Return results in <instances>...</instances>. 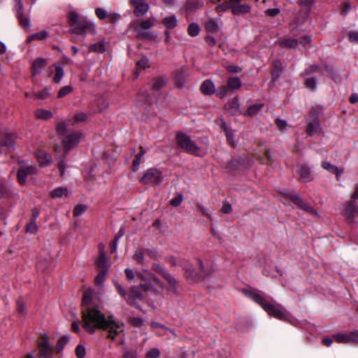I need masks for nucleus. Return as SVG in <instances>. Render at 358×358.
<instances>
[{"mask_svg": "<svg viewBox=\"0 0 358 358\" xmlns=\"http://www.w3.org/2000/svg\"><path fill=\"white\" fill-rule=\"evenodd\" d=\"M82 326L89 334L97 329L108 330V337L114 340L122 331V324L117 322L113 315L106 317L96 307H87L82 310Z\"/></svg>", "mask_w": 358, "mask_h": 358, "instance_id": "1", "label": "nucleus"}, {"mask_svg": "<svg viewBox=\"0 0 358 358\" xmlns=\"http://www.w3.org/2000/svg\"><path fill=\"white\" fill-rule=\"evenodd\" d=\"M68 23L70 26L69 32L85 36L87 32L94 34L96 29L94 24L87 20L74 10L70 11L67 15Z\"/></svg>", "mask_w": 358, "mask_h": 358, "instance_id": "2", "label": "nucleus"}, {"mask_svg": "<svg viewBox=\"0 0 358 358\" xmlns=\"http://www.w3.org/2000/svg\"><path fill=\"white\" fill-rule=\"evenodd\" d=\"M243 293L248 297L258 303L269 315L280 320H285L287 319V313L285 309H283L280 306H276L271 304L259 293L251 290H244Z\"/></svg>", "mask_w": 358, "mask_h": 358, "instance_id": "3", "label": "nucleus"}, {"mask_svg": "<svg viewBox=\"0 0 358 358\" xmlns=\"http://www.w3.org/2000/svg\"><path fill=\"white\" fill-rule=\"evenodd\" d=\"M67 124L64 122H60L57 124V131L62 139L66 152L78 145L82 138V134L77 132L69 133L66 130Z\"/></svg>", "mask_w": 358, "mask_h": 358, "instance_id": "4", "label": "nucleus"}, {"mask_svg": "<svg viewBox=\"0 0 358 358\" xmlns=\"http://www.w3.org/2000/svg\"><path fill=\"white\" fill-rule=\"evenodd\" d=\"M156 20L155 18H147L141 20L134 25V31L137 33L139 38L151 39L155 36L149 31L155 24Z\"/></svg>", "mask_w": 358, "mask_h": 358, "instance_id": "5", "label": "nucleus"}, {"mask_svg": "<svg viewBox=\"0 0 358 358\" xmlns=\"http://www.w3.org/2000/svg\"><path fill=\"white\" fill-rule=\"evenodd\" d=\"M176 139L178 145L187 152L193 155H197L200 150L190 137L185 134L178 132L176 134Z\"/></svg>", "mask_w": 358, "mask_h": 358, "instance_id": "6", "label": "nucleus"}, {"mask_svg": "<svg viewBox=\"0 0 358 358\" xmlns=\"http://www.w3.org/2000/svg\"><path fill=\"white\" fill-rule=\"evenodd\" d=\"M163 180L162 172L155 168L148 169L140 178L139 181L142 184L159 185Z\"/></svg>", "mask_w": 358, "mask_h": 358, "instance_id": "7", "label": "nucleus"}, {"mask_svg": "<svg viewBox=\"0 0 358 358\" xmlns=\"http://www.w3.org/2000/svg\"><path fill=\"white\" fill-rule=\"evenodd\" d=\"M152 269L160 274L169 283V290L173 293L177 292L178 280L174 278L165 268L160 264L154 263L152 264Z\"/></svg>", "mask_w": 358, "mask_h": 358, "instance_id": "8", "label": "nucleus"}, {"mask_svg": "<svg viewBox=\"0 0 358 358\" xmlns=\"http://www.w3.org/2000/svg\"><path fill=\"white\" fill-rule=\"evenodd\" d=\"M311 38L310 36H303L300 41L291 37H285L278 40L276 42L282 48H287L289 49H295L299 44L305 46L310 43Z\"/></svg>", "mask_w": 358, "mask_h": 358, "instance_id": "9", "label": "nucleus"}, {"mask_svg": "<svg viewBox=\"0 0 358 358\" xmlns=\"http://www.w3.org/2000/svg\"><path fill=\"white\" fill-rule=\"evenodd\" d=\"M41 358H50L52 357L53 348L49 343L47 335L43 334L37 341Z\"/></svg>", "mask_w": 358, "mask_h": 358, "instance_id": "10", "label": "nucleus"}, {"mask_svg": "<svg viewBox=\"0 0 358 358\" xmlns=\"http://www.w3.org/2000/svg\"><path fill=\"white\" fill-rule=\"evenodd\" d=\"M287 196L299 208L310 213L317 215L316 210L306 201H303L301 197L296 194H289Z\"/></svg>", "mask_w": 358, "mask_h": 358, "instance_id": "11", "label": "nucleus"}, {"mask_svg": "<svg viewBox=\"0 0 358 358\" xmlns=\"http://www.w3.org/2000/svg\"><path fill=\"white\" fill-rule=\"evenodd\" d=\"M129 3L134 7L136 17L144 16L149 10L150 6L145 0H130Z\"/></svg>", "mask_w": 358, "mask_h": 358, "instance_id": "12", "label": "nucleus"}, {"mask_svg": "<svg viewBox=\"0 0 358 358\" xmlns=\"http://www.w3.org/2000/svg\"><path fill=\"white\" fill-rule=\"evenodd\" d=\"M230 9L234 15H240L250 13V6L242 4L241 0H230Z\"/></svg>", "mask_w": 358, "mask_h": 358, "instance_id": "13", "label": "nucleus"}, {"mask_svg": "<svg viewBox=\"0 0 358 358\" xmlns=\"http://www.w3.org/2000/svg\"><path fill=\"white\" fill-rule=\"evenodd\" d=\"M37 173L36 168L33 166L21 167L17 172V179L20 184H24L28 177L33 178Z\"/></svg>", "mask_w": 358, "mask_h": 358, "instance_id": "14", "label": "nucleus"}, {"mask_svg": "<svg viewBox=\"0 0 358 358\" xmlns=\"http://www.w3.org/2000/svg\"><path fill=\"white\" fill-rule=\"evenodd\" d=\"M140 287L137 286H131L129 290V294L127 296V303L136 306V303L135 302L136 300H143L144 296L141 292Z\"/></svg>", "mask_w": 358, "mask_h": 358, "instance_id": "15", "label": "nucleus"}, {"mask_svg": "<svg viewBox=\"0 0 358 358\" xmlns=\"http://www.w3.org/2000/svg\"><path fill=\"white\" fill-rule=\"evenodd\" d=\"M139 277L141 278L142 280V282L140 283L139 287L143 292H152L155 294H159L158 290L152 287L151 280H150L148 276H144L140 274Z\"/></svg>", "mask_w": 358, "mask_h": 358, "instance_id": "16", "label": "nucleus"}, {"mask_svg": "<svg viewBox=\"0 0 358 358\" xmlns=\"http://www.w3.org/2000/svg\"><path fill=\"white\" fill-rule=\"evenodd\" d=\"M47 64V59L42 57L36 59L31 66L32 75L36 76L40 73Z\"/></svg>", "mask_w": 358, "mask_h": 358, "instance_id": "17", "label": "nucleus"}, {"mask_svg": "<svg viewBox=\"0 0 358 358\" xmlns=\"http://www.w3.org/2000/svg\"><path fill=\"white\" fill-rule=\"evenodd\" d=\"M299 174L300 176L299 180L301 182H307L313 180L310 169L306 164L301 166Z\"/></svg>", "mask_w": 358, "mask_h": 358, "instance_id": "18", "label": "nucleus"}, {"mask_svg": "<svg viewBox=\"0 0 358 358\" xmlns=\"http://www.w3.org/2000/svg\"><path fill=\"white\" fill-rule=\"evenodd\" d=\"M200 90L203 94L211 95L215 92V87L211 80H206L202 83Z\"/></svg>", "mask_w": 358, "mask_h": 358, "instance_id": "19", "label": "nucleus"}, {"mask_svg": "<svg viewBox=\"0 0 358 358\" xmlns=\"http://www.w3.org/2000/svg\"><path fill=\"white\" fill-rule=\"evenodd\" d=\"M96 266L99 270H106V271H108L109 264L106 252H102L101 255H99L96 261Z\"/></svg>", "mask_w": 358, "mask_h": 358, "instance_id": "20", "label": "nucleus"}, {"mask_svg": "<svg viewBox=\"0 0 358 358\" xmlns=\"http://www.w3.org/2000/svg\"><path fill=\"white\" fill-rule=\"evenodd\" d=\"M187 76L188 75L186 71L183 69L176 71L175 75V80L176 85L179 87H183L186 82Z\"/></svg>", "mask_w": 358, "mask_h": 358, "instance_id": "21", "label": "nucleus"}, {"mask_svg": "<svg viewBox=\"0 0 358 358\" xmlns=\"http://www.w3.org/2000/svg\"><path fill=\"white\" fill-rule=\"evenodd\" d=\"M166 84V78L165 77L159 76L154 78L152 80L151 90L154 91H159Z\"/></svg>", "mask_w": 358, "mask_h": 358, "instance_id": "22", "label": "nucleus"}, {"mask_svg": "<svg viewBox=\"0 0 358 358\" xmlns=\"http://www.w3.org/2000/svg\"><path fill=\"white\" fill-rule=\"evenodd\" d=\"M322 167L324 169L336 174L337 178L341 176L344 172V169L343 168H338L328 162H323L322 163Z\"/></svg>", "mask_w": 358, "mask_h": 358, "instance_id": "23", "label": "nucleus"}, {"mask_svg": "<svg viewBox=\"0 0 358 358\" xmlns=\"http://www.w3.org/2000/svg\"><path fill=\"white\" fill-rule=\"evenodd\" d=\"M107 42L105 40H101L100 41L93 43L89 47V52H94L98 53H104L106 50V46Z\"/></svg>", "mask_w": 358, "mask_h": 358, "instance_id": "24", "label": "nucleus"}, {"mask_svg": "<svg viewBox=\"0 0 358 358\" xmlns=\"http://www.w3.org/2000/svg\"><path fill=\"white\" fill-rule=\"evenodd\" d=\"M94 296L95 293L92 289H89L84 292L82 301L83 308L90 307V305L92 303Z\"/></svg>", "mask_w": 358, "mask_h": 358, "instance_id": "25", "label": "nucleus"}, {"mask_svg": "<svg viewBox=\"0 0 358 358\" xmlns=\"http://www.w3.org/2000/svg\"><path fill=\"white\" fill-rule=\"evenodd\" d=\"M50 196L52 198H66L69 196V190L66 187H59L52 190Z\"/></svg>", "mask_w": 358, "mask_h": 358, "instance_id": "26", "label": "nucleus"}, {"mask_svg": "<svg viewBox=\"0 0 358 358\" xmlns=\"http://www.w3.org/2000/svg\"><path fill=\"white\" fill-rule=\"evenodd\" d=\"M49 36V33L47 31H42L38 33H36L30 35L27 41L28 43H31L33 41H42L47 38Z\"/></svg>", "mask_w": 358, "mask_h": 358, "instance_id": "27", "label": "nucleus"}, {"mask_svg": "<svg viewBox=\"0 0 358 358\" xmlns=\"http://www.w3.org/2000/svg\"><path fill=\"white\" fill-rule=\"evenodd\" d=\"M320 126V122L317 120L314 119L311 122H310L308 124L306 132L310 136H312L315 134H316L318 131Z\"/></svg>", "mask_w": 358, "mask_h": 358, "instance_id": "28", "label": "nucleus"}, {"mask_svg": "<svg viewBox=\"0 0 358 358\" xmlns=\"http://www.w3.org/2000/svg\"><path fill=\"white\" fill-rule=\"evenodd\" d=\"M229 105V112L233 114L236 115L237 113H241L240 110V104L238 102V98L235 97L228 103Z\"/></svg>", "mask_w": 358, "mask_h": 358, "instance_id": "29", "label": "nucleus"}, {"mask_svg": "<svg viewBox=\"0 0 358 358\" xmlns=\"http://www.w3.org/2000/svg\"><path fill=\"white\" fill-rule=\"evenodd\" d=\"M162 22L167 29H173L176 27L178 20L176 16L172 15L164 17Z\"/></svg>", "mask_w": 358, "mask_h": 358, "instance_id": "30", "label": "nucleus"}, {"mask_svg": "<svg viewBox=\"0 0 358 358\" xmlns=\"http://www.w3.org/2000/svg\"><path fill=\"white\" fill-rule=\"evenodd\" d=\"M205 29L212 33H216L219 30V25L215 19H210L205 24Z\"/></svg>", "mask_w": 358, "mask_h": 358, "instance_id": "31", "label": "nucleus"}, {"mask_svg": "<svg viewBox=\"0 0 358 358\" xmlns=\"http://www.w3.org/2000/svg\"><path fill=\"white\" fill-rule=\"evenodd\" d=\"M227 86L230 90H238L241 87V81L238 77L229 78L227 81Z\"/></svg>", "mask_w": 358, "mask_h": 358, "instance_id": "32", "label": "nucleus"}, {"mask_svg": "<svg viewBox=\"0 0 358 358\" xmlns=\"http://www.w3.org/2000/svg\"><path fill=\"white\" fill-rule=\"evenodd\" d=\"M54 66L55 68V74L53 78V81L55 83L59 84V83H60V82L64 75V71L63 68L59 65L55 64Z\"/></svg>", "mask_w": 358, "mask_h": 358, "instance_id": "33", "label": "nucleus"}, {"mask_svg": "<svg viewBox=\"0 0 358 358\" xmlns=\"http://www.w3.org/2000/svg\"><path fill=\"white\" fill-rule=\"evenodd\" d=\"M35 115L38 119L48 120L52 116V114L50 110L38 109L35 112Z\"/></svg>", "mask_w": 358, "mask_h": 358, "instance_id": "34", "label": "nucleus"}, {"mask_svg": "<svg viewBox=\"0 0 358 358\" xmlns=\"http://www.w3.org/2000/svg\"><path fill=\"white\" fill-rule=\"evenodd\" d=\"M108 271L106 270H99V273L95 278V284L97 286L101 287L103 285Z\"/></svg>", "mask_w": 358, "mask_h": 358, "instance_id": "35", "label": "nucleus"}, {"mask_svg": "<svg viewBox=\"0 0 358 358\" xmlns=\"http://www.w3.org/2000/svg\"><path fill=\"white\" fill-rule=\"evenodd\" d=\"M335 341L338 343H350V335L349 334H337L334 335Z\"/></svg>", "mask_w": 358, "mask_h": 358, "instance_id": "36", "label": "nucleus"}, {"mask_svg": "<svg viewBox=\"0 0 358 358\" xmlns=\"http://www.w3.org/2000/svg\"><path fill=\"white\" fill-rule=\"evenodd\" d=\"M263 106V103H256L252 105L248 108L247 113L250 116H255L262 109Z\"/></svg>", "mask_w": 358, "mask_h": 358, "instance_id": "37", "label": "nucleus"}, {"mask_svg": "<svg viewBox=\"0 0 358 358\" xmlns=\"http://www.w3.org/2000/svg\"><path fill=\"white\" fill-rule=\"evenodd\" d=\"M96 106L99 108V111L103 112L108 108L109 103L105 98L100 97L96 100Z\"/></svg>", "mask_w": 358, "mask_h": 358, "instance_id": "38", "label": "nucleus"}, {"mask_svg": "<svg viewBox=\"0 0 358 358\" xmlns=\"http://www.w3.org/2000/svg\"><path fill=\"white\" fill-rule=\"evenodd\" d=\"M355 202L351 201L349 202L348 205L347 206V207L345 208V215L350 220H353L354 217H355Z\"/></svg>", "mask_w": 358, "mask_h": 358, "instance_id": "39", "label": "nucleus"}, {"mask_svg": "<svg viewBox=\"0 0 358 358\" xmlns=\"http://www.w3.org/2000/svg\"><path fill=\"white\" fill-rule=\"evenodd\" d=\"M191 1L192 0L187 1L186 4H185V9H186V11H187V12L194 11V10H196L197 8H199V7H202L203 6V3L199 5V3L197 1Z\"/></svg>", "mask_w": 358, "mask_h": 358, "instance_id": "40", "label": "nucleus"}, {"mask_svg": "<svg viewBox=\"0 0 358 358\" xmlns=\"http://www.w3.org/2000/svg\"><path fill=\"white\" fill-rule=\"evenodd\" d=\"M229 92V88L228 86L222 85L220 87L217 91H215L216 95L220 99H224Z\"/></svg>", "mask_w": 358, "mask_h": 358, "instance_id": "41", "label": "nucleus"}, {"mask_svg": "<svg viewBox=\"0 0 358 358\" xmlns=\"http://www.w3.org/2000/svg\"><path fill=\"white\" fill-rule=\"evenodd\" d=\"M69 338L67 336H64L59 339V341L57 342V345L56 348V350L57 352H59L63 350L64 346L69 342Z\"/></svg>", "mask_w": 358, "mask_h": 358, "instance_id": "42", "label": "nucleus"}, {"mask_svg": "<svg viewBox=\"0 0 358 358\" xmlns=\"http://www.w3.org/2000/svg\"><path fill=\"white\" fill-rule=\"evenodd\" d=\"M188 34L191 36H196L199 34L200 29L196 23H191L188 27Z\"/></svg>", "mask_w": 358, "mask_h": 358, "instance_id": "43", "label": "nucleus"}, {"mask_svg": "<svg viewBox=\"0 0 358 358\" xmlns=\"http://www.w3.org/2000/svg\"><path fill=\"white\" fill-rule=\"evenodd\" d=\"M14 136L11 134H6L5 139L0 140V144L6 147H10L13 145Z\"/></svg>", "mask_w": 358, "mask_h": 358, "instance_id": "44", "label": "nucleus"}, {"mask_svg": "<svg viewBox=\"0 0 358 358\" xmlns=\"http://www.w3.org/2000/svg\"><path fill=\"white\" fill-rule=\"evenodd\" d=\"M73 91L72 87L70 85L62 87L57 94L59 99L63 98L64 96L71 94Z\"/></svg>", "mask_w": 358, "mask_h": 358, "instance_id": "45", "label": "nucleus"}, {"mask_svg": "<svg viewBox=\"0 0 358 358\" xmlns=\"http://www.w3.org/2000/svg\"><path fill=\"white\" fill-rule=\"evenodd\" d=\"M50 93H49V88H45L42 90L41 92H35L34 94V96L36 99H45L48 97H49Z\"/></svg>", "mask_w": 358, "mask_h": 358, "instance_id": "46", "label": "nucleus"}, {"mask_svg": "<svg viewBox=\"0 0 358 358\" xmlns=\"http://www.w3.org/2000/svg\"><path fill=\"white\" fill-rule=\"evenodd\" d=\"M37 230L38 227L36 225V221L30 220V222L27 224L26 231L34 234L37 232Z\"/></svg>", "mask_w": 358, "mask_h": 358, "instance_id": "47", "label": "nucleus"}, {"mask_svg": "<svg viewBox=\"0 0 358 358\" xmlns=\"http://www.w3.org/2000/svg\"><path fill=\"white\" fill-rule=\"evenodd\" d=\"M121 17V15L115 12H109L107 17V22L110 23H115L117 22Z\"/></svg>", "mask_w": 358, "mask_h": 358, "instance_id": "48", "label": "nucleus"}, {"mask_svg": "<svg viewBox=\"0 0 358 358\" xmlns=\"http://www.w3.org/2000/svg\"><path fill=\"white\" fill-rule=\"evenodd\" d=\"M87 210V206L85 205L78 204L77 205L73 210V215L75 217L80 216L82 214H83L85 210Z\"/></svg>", "mask_w": 358, "mask_h": 358, "instance_id": "49", "label": "nucleus"}, {"mask_svg": "<svg viewBox=\"0 0 358 358\" xmlns=\"http://www.w3.org/2000/svg\"><path fill=\"white\" fill-rule=\"evenodd\" d=\"M199 263L200 273L202 278H206L212 273L211 269L205 270L204 264L201 259H198Z\"/></svg>", "mask_w": 358, "mask_h": 358, "instance_id": "50", "label": "nucleus"}, {"mask_svg": "<svg viewBox=\"0 0 358 358\" xmlns=\"http://www.w3.org/2000/svg\"><path fill=\"white\" fill-rule=\"evenodd\" d=\"M95 14L99 19L104 20L107 18L108 13L104 8H96L95 9Z\"/></svg>", "mask_w": 358, "mask_h": 358, "instance_id": "51", "label": "nucleus"}, {"mask_svg": "<svg viewBox=\"0 0 358 358\" xmlns=\"http://www.w3.org/2000/svg\"><path fill=\"white\" fill-rule=\"evenodd\" d=\"M148 277L151 280V282H153L156 285L160 287L162 290L164 289V282L162 280H160L155 275L150 273L148 275Z\"/></svg>", "mask_w": 358, "mask_h": 358, "instance_id": "52", "label": "nucleus"}, {"mask_svg": "<svg viewBox=\"0 0 358 358\" xmlns=\"http://www.w3.org/2000/svg\"><path fill=\"white\" fill-rule=\"evenodd\" d=\"M115 287L117 291V292L121 295V296L127 301V294L123 287L119 284L117 282H114Z\"/></svg>", "mask_w": 358, "mask_h": 358, "instance_id": "53", "label": "nucleus"}, {"mask_svg": "<svg viewBox=\"0 0 358 358\" xmlns=\"http://www.w3.org/2000/svg\"><path fill=\"white\" fill-rule=\"evenodd\" d=\"M230 8V0L225 1L223 3L218 5L215 8L217 13H221L227 10Z\"/></svg>", "mask_w": 358, "mask_h": 358, "instance_id": "54", "label": "nucleus"}, {"mask_svg": "<svg viewBox=\"0 0 358 358\" xmlns=\"http://www.w3.org/2000/svg\"><path fill=\"white\" fill-rule=\"evenodd\" d=\"M76 355L78 358H83L85 355V348L82 345H77L76 348Z\"/></svg>", "mask_w": 358, "mask_h": 358, "instance_id": "55", "label": "nucleus"}, {"mask_svg": "<svg viewBox=\"0 0 358 358\" xmlns=\"http://www.w3.org/2000/svg\"><path fill=\"white\" fill-rule=\"evenodd\" d=\"M137 66L138 69H145L149 66V62L148 59L145 57H143L141 59L137 62Z\"/></svg>", "mask_w": 358, "mask_h": 358, "instance_id": "56", "label": "nucleus"}, {"mask_svg": "<svg viewBox=\"0 0 358 358\" xmlns=\"http://www.w3.org/2000/svg\"><path fill=\"white\" fill-rule=\"evenodd\" d=\"M351 9L349 2H343L341 6V13L343 15H346Z\"/></svg>", "mask_w": 358, "mask_h": 358, "instance_id": "57", "label": "nucleus"}, {"mask_svg": "<svg viewBox=\"0 0 358 358\" xmlns=\"http://www.w3.org/2000/svg\"><path fill=\"white\" fill-rule=\"evenodd\" d=\"M221 211L225 214L230 213L232 211L231 205L227 201H223Z\"/></svg>", "mask_w": 358, "mask_h": 358, "instance_id": "58", "label": "nucleus"}, {"mask_svg": "<svg viewBox=\"0 0 358 358\" xmlns=\"http://www.w3.org/2000/svg\"><path fill=\"white\" fill-rule=\"evenodd\" d=\"M17 17H18V19L20 20V24L24 27H29L30 25V22H29V20L25 17L22 13H20L19 12L17 13Z\"/></svg>", "mask_w": 358, "mask_h": 358, "instance_id": "59", "label": "nucleus"}, {"mask_svg": "<svg viewBox=\"0 0 358 358\" xmlns=\"http://www.w3.org/2000/svg\"><path fill=\"white\" fill-rule=\"evenodd\" d=\"M129 323L134 327H140L143 325V321L139 317H133L129 319Z\"/></svg>", "mask_w": 358, "mask_h": 358, "instance_id": "60", "label": "nucleus"}, {"mask_svg": "<svg viewBox=\"0 0 358 358\" xmlns=\"http://www.w3.org/2000/svg\"><path fill=\"white\" fill-rule=\"evenodd\" d=\"M182 199H183L182 195L181 194H180L177 196L173 198L170 201V203L171 206L177 207L181 203Z\"/></svg>", "mask_w": 358, "mask_h": 358, "instance_id": "61", "label": "nucleus"}, {"mask_svg": "<svg viewBox=\"0 0 358 358\" xmlns=\"http://www.w3.org/2000/svg\"><path fill=\"white\" fill-rule=\"evenodd\" d=\"M159 355V350L157 348H153L147 352L146 357L148 358H157Z\"/></svg>", "mask_w": 358, "mask_h": 358, "instance_id": "62", "label": "nucleus"}, {"mask_svg": "<svg viewBox=\"0 0 358 358\" xmlns=\"http://www.w3.org/2000/svg\"><path fill=\"white\" fill-rule=\"evenodd\" d=\"M306 85L312 90H315L317 85V80L315 78H308L306 80Z\"/></svg>", "mask_w": 358, "mask_h": 358, "instance_id": "63", "label": "nucleus"}, {"mask_svg": "<svg viewBox=\"0 0 358 358\" xmlns=\"http://www.w3.org/2000/svg\"><path fill=\"white\" fill-rule=\"evenodd\" d=\"M348 36L351 43H358V31H352L349 32Z\"/></svg>", "mask_w": 358, "mask_h": 358, "instance_id": "64", "label": "nucleus"}]
</instances>
